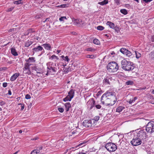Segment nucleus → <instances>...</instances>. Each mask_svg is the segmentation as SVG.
Instances as JSON below:
<instances>
[{
  "instance_id": "obj_1",
  "label": "nucleus",
  "mask_w": 154,
  "mask_h": 154,
  "mask_svg": "<svg viewBox=\"0 0 154 154\" xmlns=\"http://www.w3.org/2000/svg\"><path fill=\"white\" fill-rule=\"evenodd\" d=\"M121 65L122 68L126 71L132 70L134 67L132 63L125 59H123L121 61Z\"/></svg>"
},
{
  "instance_id": "obj_2",
  "label": "nucleus",
  "mask_w": 154,
  "mask_h": 154,
  "mask_svg": "<svg viewBox=\"0 0 154 154\" xmlns=\"http://www.w3.org/2000/svg\"><path fill=\"white\" fill-rule=\"evenodd\" d=\"M107 67L108 72H116L118 69L119 66L115 62H112L108 63Z\"/></svg>"
},
{
  "instance_id": "obj_3",
  "label": "nucleus",
  "mask_w": 154,
  "mask_h": 154,
  "mask_svg": "<svg viewBox=\"0 0 154 154\" xmlns=\"http://www.w3.org/2000/svg\"><path fill=\"white\" fill-rule=\"evenodd\" d=\"M47 66V73L46 74L48 75L51 72H55L57 70V69L55 67L56 66V63L53 62H49L46 64Z\"/></svg>"
},
{
  "instance_id": "obj_4",
  "label": "nucleus",
  "mask_w": 154,
  "mask_h": 154,
  "mask_svg": "<svg viewBox=\"0 0 154 154\" xmlns=\"http://www.w3.org/2000/svg\"><path fill=\"white\" fill-rule=\"evenodd\" d=\"M103 97H106V98H109V99L112 100L114 102H116L117 98L116 96V93L115 92L110 91H107L102 96Z\"/></svg>"
},
{
  "instance_id": "obj_5",
  "label": "nucleus",
  "mask_w": 154,
  "mask_h": 154,
  "mask_svg": "<svg viewBox=\"0 0 154 154\" xmlns=\"http://www.w3.org/2000/svg\"><path fill=\"white\" fill-rule=\"evenodd\" d=\"M101 101L103 104H105L106 105L109 106H112L116 102H114L112 100L109 99V98H106V97L101 98Z\"/></svg>"
},
{
  "instance_id": "obj_6",
  "label": "nucleus",
  "mask_w": 154,
  "mask_h": 154,
  "mask_svg": "<svg viewBox=\"0 0 154 154\" xmlns=\"http://www.w3.org/2000/svg\"><path fill=\"white\" fill-rule=\"evenodd\" d=\"M146 130L148 133L152 134L154 132V121H151L146 125Z\"/></svg>"
},
{
  "instance_id": "obj_7",
  "label": "nucleus",
  "mask_w": 154,
  "mask_h": 154,
  "mask_svg": "<svg viewBox=\"0 0 154 154\" xmlns=\"http://www.w3.org/2000/svg\"><path fill=\"white\" fill-rule=\"evenodd\" d=\"M105 147L108 151L110 152H114L117 149L116 145L112 143H106L105 145Z\"/></svg>"
},
{
  "instance_id": "obj_8",
  "label": "nucleus",
  "mask_w": 154,
  "mask_h": 154,
  "mask_svg": "<svg viewBox=\"0 0 154 154\" xmlns=\"http://www.w3.org/2000/svg\"><path fill=\"white\" fill-rule=\"evenodd\" d=\"M134 136L137 138H138V139L139 140H140L141 141L146 138V133L143 131H140L137 133H136L135 134H134Z\"/></svg>"
},
{
  "instance_id": "obj_9",
  "label": "nucleus",
  "mask_w": 154,
  "mask_h": 154,
  "mask_svg": "<svg viewBox=\"0 0 154 154\" xmlns=\"http://www.w3.org/2000/svg\"><path fill=\"white\" fill-rule=\"evenodd\" d=\"M141 143L142 141L134 136L133 140L131 142V144L133 146L139 145L141 144Z\"/></svg>"
},
{
  "instance_id": "obj_10",
  "label": "nucleus",
  "mask_w": 154,
  "mask_h": 154,
  "mask_svg": "<svg viewBox=\"0 0 154 154\" xmlns=\"http://www.w3.org/2000/svg\"><path fill=\"white\" fill-rule=\"evenodd\" d=\"M88 107H90V109H91L95 105V102L93 98L90 99L87 103Z\"/></svg>"
},
{
  "instance_id": "obj_11",
  "label": "nucleus",
  "mask_w": 154,
  "mask_h": 154,
  "mask_svg": "<svg viewBox=\"0 0 154 154\" xmlns=\"http://www.w3.org/2000/svg\"><path fill=\"white\" fill-rule=\"evenodd\" d=\"M83 125L87 127H91L92 126V121L91 120H85L83 122Z\"/></svg>"
},
{
  "instance_id": "obj_12",
  "label": "nucleus",
  "mask_w": 154,
  "mask_h": 154,
  "mask_svg": "<svg viewBox=\"0 0 154 154\" xmlns=\"http://www.w3.org/2000/svg\"><path fill=\"white\" fill-rule=\"evenodd\" d=\"M31 64L29 63V62H27L24 64V69H25L26 70H28V72H26V73H28V74L30 75L31 74V72L29 66Z\"/></svg>"
},
{
  "instance_id": "obj_13",
  "label": "nucleus",
  "mask_w": 154,
  "mask_h": 154,
  "mask_svg": "<svg viewBox=\"0 0 154 154\" xmlns=\"http://www.w3.org/2000/svg\"><path fill=\"white\" fill-rule=\"evenodd\" d=\"M32 50L35 52H38L43 50V51L42 52V54L44 53L45 52L44 50L42 47L40 45L38 46L37 47L33 48Z\"/></svg>"
},
{
  "instance_id": "obj_14",
  "label": "nucleus",
  "mask_w": 154,
  "mask_h": 154,
  "mask_svg": "<svg viewBox=\"0 0 154 154\" xmlns=\"http://www.w3.org/2000/svg\"><path fill=\"white\" fill-rule=\"evenodd\" d=\"M110 81H111V78L106 77L103 80V83L105 85H109L110 84Z\"/></svg>"
},
{
  "instance_id": "obj_15",
  "label": "nucleus",
  "mask_w": 154,
  "mask_h": 154,
  "mask_svg": "<svg viewBox=\"0 0 154 154\" xmlns=\"http://www.w3.org/2000/svg\"><path fill=\"white\" fill-rule=\"evenodd\" d=\"M43 146H39L35 149L38 154H43L44 153L42 152V149Z\"/></svg>"
},
{
  "instance_id": "obj_16",
  "label": "nucleus",
  "mask_w": 154,
  "mask_h": 154,
  "mask_svg": "<svg viewBox=\"0 0 154 154\" xmlns=\"http://www.w3.org/2000/svg\"><path fill=\"white\" fill-rule=\"evenodd\" d=\"M20 75V74L18 73H15L10 78V80L11 81H14Z\"/></svg>"
},
{
  "instance_id": "obj_17",
  "label": "nucleus",
  "mask_w": 154,
  "mask_h": 154,
  "mask_svg": "<svg viewBox=\"0 0 154 154\" xmlns=\"http://www.w3.org/2000/svg\"><path fill=\"white\" fill-rule=\"evenodd\" d=\"M75 90L72 89L68 93V95L70 97V99H72L74 96L75 93Z\"/></svg>"
},
{
  "instance_id": "obj_18",
  "label": "nucleus",
  "mask_w": 154,
  "mask_h": 154,
  "mask_svg": "<svg viewBox=\"0 0 154 154\" xmlns=\"http://www.w3.org/2000/svg\"><path fill=\"white\" fill-rule=\"evenodd\" d=\"M75 25L78 26H81V24H83V21L82 20H78V19H75Z\"/></svg>"
},
{
  "instance_id": "obj_19",
  "label": "nucleus",
  "mask_w": 154,
  "mask_h": 154,
  "mask_svg": "<svg viewBox=\"0 0 154 154\" xmlns=\"http://www.w3.org/2000/svg\"><path fill=\"white\" fill-rule=\"evenodd\" d=\"M42 46H43L47 50H51V47L50 45L48 44H44L42 45Z\"/></svg>"
},
{
  "instance_id": "obj_20",
  "label": "nucleus",
  "mask_w": 154,
  "mask_h": 154,
  "mask_svg": "<svg viewBox=\"0 0 154 154\" xmlns=\"http://www.w3.org/2000/svg\"><path fill=\"white\" fill-rule=\"evenodd\" d=\"M11 54L14 56H17L18 55V53L16 51V50L14 48H12L11 49Z\"/></svg>"
},
{
  "instance_id": "obj_21",
  "label": "nucleus",
  "mask_w": 154,
  "mask_h": 154,
  "mask_svg": "<svg viewBox=\"0 0 154 154\" xmlns=\"http://www.w3.org/2000/svg\"><path fill=\"white\" fill-rule=\"evenodd\" d=\"M106 25L109 26L110 28L112 29L114 28V26H115V25L114 23L109 21H108L107 22Z\"/></svg>"
},
{
  "instance_id": "obj_22",
  "label": "nucleus",
  "mask_w": 154,
  "mask_h": 154,
  "mask_svg": "<svg viewBox=\"0 0 154 154\" xmlns=\"http://www.w3.org/2000/svg\"><path fill=\"white\" fill-rule=\"evenodd\" d=\"M66 110V112L69 111V108L71 107V105L69 103H66L65 104Z\"/></svg>"
},
{
  "instance_id": "obj_23",
  "label": "nucleus",
  "mask_w": 154,
  "mask_h": 154,
  "mask_svg": "<svg viewBox=\"0 0 154 154\" xmlns=\"http://www.w3.org/2000/svg\"><path fill=\"white\" fill-rule=\"evenodd\" d=\"M49 59L51 60H54L55 61L59 59V58L55 55H53L50 57H49Z\"/></svg>"
},
{
  "instance_id": "obj_24",
  "label": "nucleus",
  "mask_w": 154,
  "mask_h": 154,
  "mask_svg": "<svg viewBox=\"0 0 154 154\" xmlns=\"http://www.w3.org/2000/svg\"><path fill=\"white\" fill-rule=\"evenodd\" d=\"M26 61L27 62H35V58L34 57H30L27 60H26Z\"/></svg>"
},
{
  "instance_id": "obj_25",
  "label": "nucleus",
  "mask_w": 154,
  "mask_h": 154,
  "mask_svg": "<svg viewBox=\"0 0 154 154\" xmlns=\"http://www.w3.org/2000/svg\"><path fill=\"white\" fill-rule=\"evenodd\" d=\"M125 109V107L123 106H120L118 107L116 109V112H121L123 109Z\"/></svg>"
},
{
  "instance_id": "obj_26",
  "label": "nucleus",
  "mask_w": 154,
  "mask_h": 154,
  "mask_svg": "<svg viewBox=\"0 0 154 154\" xmlns=\"http://www.w3.org/2000/svg\"><path fill=\"white\" fill-rule=\"evenodd\" d=\"M32 43L33 42H32L28 40L25 43V46L26 47H28L31 45Z\"/></svg>"
},
{
  "instance_id": "obj_27",
  "label": "nucleus",
  "mask_w": 154,
  "mask_h": 154,
  "mask_svg": "<svg viewBox=\"0 0 154 154\" xmlns=\"http://www.w3.org/2000/svg\"><path fill=\"white\" fill-rule=\"evenodd\" d=\"M108 3V0H104L102 2H99L98 4L102 5H106Z\"/></svg>"
},
{
  "instance_id": "obj_28",
  "label": "nucleus",
  "mask_w": 154,
  "mask_h": 154,
  "mask_svg": "<svg viewBox=\"0 0 154 154\" xmlns=\"http://www.w3.org/2000/svg\"><path fill=\"white\" fill-rule=\"evenodd\" d=\"M57 144L60 147H62V144L63 143V140L62 139L60 140L57 141Z\"/></svg>"
},
{
  "instance_id": "obj_29",
  "label": "nucleus",
  "mask_w": 154,
  "mask_h": 154,
  "mask_svg": "<svg viewBox=\"0 0 154 154\" xmlns=\"http://www.w3.org/2000/svg\"><path fill=\"white\" fill-rule=\"evenodd\" d=\"M23 0H19L15 1L14 2V3L16 5H19L20 4H23Z\"/></svg>"
},
{
  "instance_id": "obj_30",
  "label": "nucleus",
  "mask_w": 154,
  "mask_h": 154,
  "mask_svg": "<svg viewBox=\"0 0 154 154\" xmlns=\"http://www.w3.org/2000/svg\"><path fill=\"white\" fill-rule=\"evenodd\" d=\"M93 43L94 44L97 45H99L100 44L99 40L97 38H95L93 40Z\"/></svg>"
},
{
  "instance_id": "obj_31",
  "label": "nucleus",
  "mask_w": 154,
  "mask_h": 154,
  "mask_svg": "<svg viewBox=\"0 0 154 154\" xmlns=\"http://www.w3.org/2000/svg\"><path fill=\"white\" fill-rule=\"evenodd\" d=\"M127 50L126 48H122L120 49V51L124 54H125L127 53Z\"/></svg>"
},
{
  "instance_id": "obj_32",
  "label": "nucleus",
  "mask_w": 154,
  "mask_h": 154,
  "mask_svg": "<svg viewBox=\"0 0 154 154\" xmlns=\"http://www.w3.org/2000/svg\"><path fill=\"white\" fill-rule=\"evenodd\" d=\"M70 97L68 95L65 98L63 99V101L66 102L68 101H70L71 99H70Z\"/></svg>"
},
{
  "instance_id": "obj_33",
  "label": "nucleus",
  "mask_w": 154,
  "mask_h": 154,
  "mask_svg": "<svg viewBox=\"0 0 154 154\" xmlns=\"http://www.w3.org/2000/svg\"><path fill=\"white\" fill-rule=\"evenodd\" d=\"M96 56L94 54L92 55H87L86 56L87 58H89L91 59H94L95 58Z\"/></svg>"
},
{
  "instance_id": "obj_34",
  "label": "nucleus",
  "mask_w": 154,
  "mask_h": 154,
  "mask_svg": "<svg viewBox=\"0 0 154 154\" xmlns=\"http://www.w3.org/2000/svg\"><path fill=\"white\" fill-rule=\"evenodd\" d=\"M120 12L124 15H126L127 14L128 12L127 11L124 9H122L120 10Z\"/></svg>"
},
{
  "instance_id": "obj_35",
  "label": "nucleus",
  "mask_w": 154,
  "mask_h": 154,
  "mask_svg": "<svg viewBox=\"0 0 154 154\" xmlns=\"http://www.w3.org/2000/svg\"><path fill=\"white\" fill-rule=\"evenodd\" d=\"M135 52L136 55V57L137 59H138L141 57V54L140 53L136 51H135Z\"/></svg>"
},
{
  "instance_id": "obj_36",
  "label": "nucleus",
  "mask_w": 154,
  "mask_h": 154,
  "mask_svg": "<svg viewBox=\"0 0 154 154\" xmlns=\"http://www.w3.org/2000/svg\"><path fill=\"white\" fill-rule=\"evenodd\" d=\"M57 8H66L68 7V5L66 4H63L57 6Z\"/></svg>"
},
{
  "instance_id": "obj_37",
  "label": "nucleus",
  "mask_w": 154,
  "mask_h": 154,
  "mask_svg": "<svg viewBox=\"0 0 154 154\" xmlns=\"http://www.w3.org/2000/svg\"><path fill=\"white\" fill-rule=\"evenodd\" d=\"M125 84L127 85H132L133 84V82L131 80H129L126 82Z\"/></svg>"
},
{
  "instance_id": "obj_38",
  "label": "nucleus",
  "mask_w": 154,
  "mask_h": 154,
  "mask_svg": "<svg viewBox=\"0 0 154 154\" xmlns=\"http://www.w3.org/2000/svg\"><path fill=\"white\" fill-rule=\"evenodd\" d=\"M150 58L151 60H154V52H151L149 54Z\"/></svg>"
},
{
  "instance_id": "obj_39",
  "label": "nucleus",
  "mask_w": 154,
  "mask_h": 154,
  "mask_svg": "<svg viewBox=\"0 0 154 154\" xmlns=\"http://www.w3.org/2000/svg\"><path fill=\"white\" fill-rule=\"evenodd\" d=\"M85 50L87 51H95V49H94L92 48H90L86 49Z\"/></svg>"
},
{
  "instance_id": "obj_40",
  "label": "nucleus",
  "mask_w": 154,
  "mask_h": 154,
  "mask_svg": "<svg viewBox=\"0 0 154 154\" xmlns=\"http://www.w3.org/2000/svg\"><path fill=\"white\" fill-rule=\"evenodd\" d=\"M113 29H114L115 31L117 32H118L119 31V27L117 25L115 26L114 28H113Z\"/></svg>"
},
{
  "instance_id": "obj_41",
  "label": "nucleus",
  "mask_w": 154,
  "mask_h": 154,
  "mask_svg": "<svg viewBox=\"0 0 154 154\" xmlns=\"http://www.w3.org/2000/svg\"><path fill=\"white\" fill-rule=\"evenodd\" d=\"M71 71V69L69 68H66L64 71V73H67Z\"/></svg>"
},
{
  "instance_id": "obj_42",
  "label": "nucleus",
  "mask_w": 154,
  "mask_h": 154,
  "mask_svg": "<svg viewBox=\"0 0 154 154\" xmlns=\"http://www.w3.org/2000/svg\"><path fill=\"white\" fill-rule=\"evenodd\" d=\"M104 28L101 26H99L97 27V29L99 30H102L104 29Z\"/></svg>"
},
{
  "instance_id": "obj_43",
  "label": "nucleus",
  "mask_w": 154,
  "mask_h": 154,
  "mask_svg": "<svg viewBox=\"0 0 154 154\" xmlns=\"http://www.w3.org/2000/svg\"><path fill=\"white\" fill-rule=\"evenodd\" d=\"M126 52H127V53H126L125 54H126V55L127 56H128V57H130L132 55V53H131V52L127 50Z\"/></svg>"
},
{
  "instance_id": "obj_44",
  "label": "nucleus",
  "mask_w": 154,
  "mask_h": 154,
  "mask_svg": "<svg viewBox=\"0 0 154 154\" xmlns=\"http://www.w3.org/2000/svg\"><path fill=\"white\" fill-rule=\"evenodd\" d=\"M67 20V19L66 17H60L59 18V20L60 21H64V20Z\"/></svg>"
},
{
  "instance_id": "obj_45",
  "label": "nucleus",
  "mask_w": 154,
  "mask_h": 154,
  "mask_svg": "<svg viewBox=\"0 0 154 154\" xmlns=\"http://www.w3.org/2000/svg\"><path fill=\"white\" fill-rule=\"evenodd\" d=\"M127 102H128L130 104H131L132 103H133L134 102V101L132 98V99H131L128 101Z\"/></svg>"
},
{
  "instance_id": "obj_46",
  "label": "nucleus",
  "mask_w": 154,
  "mask_h": 154,
  "mask_svg": "<svg viewBox=\"0 0 154 154\" xmlns=\"http://www.w3.org/2000/svg\"><path fill=\"white\" fill-rule=\"evenodd\" d=\"M58 110L59 111V112L62 113L64 111V109L63 108H58Z\"/></svg>"
},
{
  "instance_id": "obj_47",
  "label": "nucleus",
  "mask_w": 154,
  "mask_h": 154,
  "mask_svg": "<svg viewBox=\"0 0 154 154\" xmlns=\"http://www.w3.org/2000/svg\"><path fill=\"white\" fill-rule=\"evenodd\" d=\"M99 118H100V117L99 116H95L94 118V119L95 121H98L99 120Z\"/></svg>"
},
{
  "instance_id": "obj_48",
  "label": "nucleus",
  "mask_w": 154,
  "mask_h": 154,
  "mask_svg": "<svg viewBox=\"0 0 154 154\" xmlns=\"http://www.w3.org/2000/svg\"><path fill=\"white\" fill-rule=\"evenodd\" d=\"M31 98L29 94H27L25 96V98L27 99H29Z\"/></svg>"
},
{
  "instance_id": "obj_49",
  "label": "nucleus",
  "mask_w": 154,
  "mask_h": 154,
  "mask_svg": "<svg viewBox=\"0 0 154 154\" xmlns=\"http://www.w3.org/2000/svg\"><path fill=\"white\" fill-rule=\"evenodd\" d=\"M94 106L96 107V108L97 109H100L101 108V106L99 104L96 105H95Z\"/></svg>"
},
{
  "instance_id": "obj_50",
  "label": "nucleus",
  "mask_w": 154,
  "mask_h": 154,
  "mask_svg": "<svg viewBox=\"0 0 154 154\" xmlns=\"http://www.w3.org/2000/svg\"><path fill=\"white\" fill-rule=\"evenodd\" d=\"M31 154H38L37 152H36V150L34 149L32 150L31 153Z\"/></svg>"
},
{
  "instance_id": "obj_51",
  "label": "nucleus",
  "mask_w": 154,
  "mask_h": 154,
  "mask_svg": "<svg viewBox=\"0 0 154 154\" xmlns=\"http://www.w3.org/2000/svg\"><path fill=\"white\" fill-rule=\"evenodd\" d=\"M64 60L67 61V62H69V59L68 57L67 56H66L65 57Z\"/></svg>"
},
{
  "instance_id": "obj_52",
  "label": "nucleus",
  "mask_w": 154,
  "mask_h": 154,
  "mask_svg": "<svg viewBox=\"0 0 154 154\" xmlns=\"http://www.w3.org/2000/svg\"><path fill=\"white\" fill-rule=\"evenodd\" d=\"M28 33L33 32H34V30L32 29H29L28 30Z\"/></svg>"
},
{
  "instance_id": "obj_53",
  "label": "nucleus",
  "mask_w": 154,
  "mask_h": 154,
  "mask_svg": "<svg viewBox=\"0 0 154 154\" xmlns=\"http://www.w3.org/2000/svg\"><path fill=\"white\" fill-rule=\"evenodd\" d=\"M151 40L152 42H154V35L151 36Z\"/></svg>"
},
{
  "instance_id": "obj_54",
  "label": "nucleus",
  "mask_w": 154,
  "mask_h": 154,
  "mask_svg": "<svg viewBox=\"0 0 154 154\" xmlns=\"http://www.w3.org/2000/svg\"><path fill=\"white\" fill-rule=\"evenodd\" d=\"M7 83L6 82H4L3 83V86L4 88H5L7 86Z\"/></svg>"
},
{
  "instance_id": "obj_55",
  "label": "nucleus",
  "mask_w": 154,
  "mask_h": 154,
  "mask_svg": "<svg viewBox=\"0 0 154 154\" xmlns=\"http://www.w3.org/2000/svg\"><path fill=\"white\" fill-rule=\"evenodd\" d=\"M86 143V141H85V142H82V143H80V144H79L78 145V146H82L83 144H84L85 143Z\"/></svg>"
},
{
  "instance_id": "obj_56",
  "label": "nucleus",
  "mask_w": 154,
  "mask_h": 154,
  "mask_svg": "<svg viewBox=\"0 0 154 154\" xmlns=\"http://www.w3.org/2000/svg\"><path fill=\"white\" fill-rule=\"evenodd\" d=\"M40 70H40V69H39L37 68H36V69H35V71L37 72V73H41V72H39V71H40Z\"/></svg>"
},
{
  "instance_id": "obj_57",
  "label": "nucleus",
  "mask_w": 154,
  "mask_h": 154,
  "mask_svg": "<svg viewBox=\"0 0 154 154\" xmlns=\"http://www.w3.org/2000/svg\"><path fill=\"white\" fill-rule=\"evenodd\" d=\"M14 8V7L11 8H9L8 9V10L7 11L8 12H10Z\"/></svg>"
},
{
  "instance_id": "obj_58",
  "label": "nucleus",
  "mask_w": 154,
  "mask_h": 154,
  "mask_svg": "<svg viewBox=\"0 0 154 154\" xmlns=\"http://www.w3.org/2000/svg\"><path fill=\"white\" fill-rule=\"evenodd\" d=\"M115 2L116 3V4L117 5H119V1L120 0H114Z\"/></svg>"
},
{
  "instance_id": "obj_59",
  "label": "nucleus",
  "mask_w": 154,
  "mask_h": 154,
  "mask_svg": "<svg viewBox=\"0 0 154 154\" xmlns=\"http://www.w3.org/2000/svg\"><path fill=\"white\" fill-rule=\"evenodd\" d=\"M125 7L129 8L130 7V6L129 4H126L125 5Z\"/></svg>"
},
{
  "instance_id": "obj_60",
  "label": "nucleus",
  "mask_w": 154,
  "mask_h": 154,
  "mask_svg": "<svg viewBox=\"0 0 154 154\" xmlns=\"http://www.w3.org/2000/svg\"><path fill=\"white\" fill-rule=\"evenodd\" d=\"M36 66H32L31 68L32 70H35V69H36Z\"/></svg>"
},
{
  "instance_id": "obj_61",
  "label": "nucleus",
  "mask_w": 154,
  "mask_h": 154,
  "mask_svg": "<svg viewBox=\"0 0 154 154\" xmlns=\"http://www.w3.org/2000/svg\"><path fill=\"white\" fill-rule=\"evenodd\" d=\"M144 2H145L146 3H148V2H149L152 0H143Z\"/></svg>"
},
{
  "instance_id": "obj_62",
  "label": "nucleus",
  "mask_w": 154,
  "mask_h": 154,
  "mask_svg": "<svg viewBox=\"0 0 154 154\" xmlns=\"http://www.w3.org/2000/svg\"><path fill=\"white\" fill-rule=\"evenodd\" d=\"M14 29H14V28H13V29H10L9 30H8V32H11L12 31H13L14 30Z\"/></svg>"
},
{
  "instance_id": "obj_63",
  "label": "nucleus",
  "mask_w": 154,
  "mask_h": 154,
  "mask_svg": "<svg viewBox=\"0 0 154 154\" xmlns=\"http://www.w3.org/2000/svg\"><path fill=\"white\" fill-rule=\"evenodd\" d=\"M6 69V67H2L0 68V71L5 70Z\"/></svg>"
},
{
  "instance_id": "obj_64",
  "label": "nucleus",
  "mask_w": 154,
  "mask_h": 154,
  "mask_svg": "<svg viewBox=\"0 0 154 154\" xmlns=\"http://www.w3.org/2000/svg\"><path fill=\"white\" fill-rule=\"evenodd\" d=\"M40 17H41V15H37L35 16V18L36 19H38Z\"/></svg>"
}]
</instances>
